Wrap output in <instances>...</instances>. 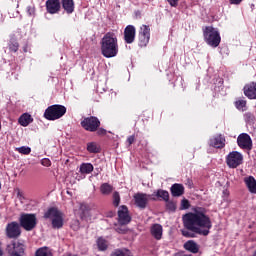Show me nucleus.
I'll return each instance as SVG.
<instances>
[{"label":"nucleus","instance_id":"1","mask_svg":"<svg viewBox=\"0 0 256 256\" xmlns=\"http://www.w3.org/2000/svg\"><path fill=\"white\" fill-rule=\"evenodd\" d=\"M185 229L182 230L183 237L193 238L195 234L207 237L213 227L211 218L207 215L205 208H194L193 212H189L182 217Z\"/></svg>","mask_w":256,"mask_h":256},{"label":"nucleus","instance_id":"2","mask_svg":"<svg viewBox=\"0 0 256 256\" xmlns=\"http://www.w3.org/2000/svg\"><path fill=\"white\" fill-rule=\"evenodd\" d=\"M101 53L106 59L117 57L119 53V43L115 33L108 32L103 36L101 40Z\"/></svg>","mask_w":256,"mask_h":256},{"label":"nucleus","instance_id":"3","mask_svg":"<svg viewBox=\"0 0 256 256\" xmlns=\"http://www.w3.org/2000/svg\"><path fill=\"white\" fill-rule=\"evenodd\" d=\"M204 41H206L207 45L210 47H219L221 43V35L219 34V30L212 26H207L203 29Z\"/></svg>","mask_w":256,"mask_h":256},{"label":"nucleus","instance_id":"4","mask_svg":"<svg viewBox=\"0 0 256 256\" xmlns=\"http://www.w3.org/2000/svg\"><path fill=\"white\" fill-rule=\"evenodd\" d=\"M67 113V108L63 105H52L48 107L44 112V117L48 121H57V119H61L63 115Z\"/></svg>","mask_w":256,"mask_h":256},{"label":"nucleus","instance_id":"5","mask_svg":"<svg viewBox=\"0 0 256 256\" xmlns=\"http://www.w3.org/2000/svg\"><path fill=\"white\" fill-rule=\"evenodd\" d=\"M44 217L45 219H51L52 227H54V229H61V227H63V213L57 208L49 209Z\"/></svg>","mask_w":256,"mask_h":256},{"label":"nucleus","instance_id":"6","mask_svg":"<svg viewBox=\"0 0 256 256\" xmlns=\"http://www.w3.org/2000/svg\"><path fill=\"white\" fill-rule=\"evenodd\" d=\"M20 225L25 231H33L37 225V216L35 214H22L20 216Z\"/></svg>","mask_w":256,"mask_h":256},{"label":"nucleus","instance_id":"7","mask_svg":"<svg viewBox=\"0 0 256 256\" xmlns=\"http://www.w3.org/2000/svg\"><path fill=\"white\" fill-rule=\"evenodd\" d=\"M226 163L230 169H237L239 165H243V154L237 151L230 152L226 157Z\"/></svg>","mask_w":256,"mask_h":256},{"label":"nucleus","instance_id":"8","mask_svg":"<svg viewBox=\"0 0 256 256\" xmlns=\"http://www.w3.org/2000/svg\"><path fill=\"white\" fill-rule=\"evenodd\" d=\"M138 39L140 47H147L151 39V28L147 25H142L139 29Z\"/></svg>","mask_w":256,"mask_h":256},{"label":"nucleus","instance_id":"9","mask_svg":"<svg viewBox=\"0 0 256 256\" xmlns=\"http://www.w3.org/2000/svg\"><path fill=\"white\" fill-rule=\"evenodd\" d=\"M99 125H101V122L97 117H93V116L85 118L81 122V126L83 127V129L90 132L97 131V129H99Z\"/></svg>","mask_w":256,"mask_h":256},{"label":"nucleus","instance_id":"10","mask_svg":"<svg viewBox=\"0 0 256 256\" xmlns=\"http://www.w3.org/2000/svg\"><path fill=\"white\" fill-rule=\"evenodd\" d=\"M6 235L9 239H17L21 235V227L17 222H11L6 226Z\"/></svg>","mask_w":256,"mask_h":256},{"label":"nucleus","instance_id":"11","mask_svg":"<svg viewBox=\"0 0 256 256\" xmlns=\"http://www.w3.org/2000/svg\"><path fill=\"white\" fill-rule=\"evenodd\" d=\"M118 223L119 225H129L131 223L129 209L125 205L121 206L118 210Z\"/></svg>","mask_w":256,"mask_h":256},{"label":"nucleus","instance_id":"12","mask_svg":"<svg viewBox=\"0 0 256 256\" xmlns=\"http://www.w3.org/2000/svg\"><path fill=\"white\" fill-rule=\"evenodd\" d=\"M237 144L240 149H251V147H253V141L251 140V136L246 133H242L238 136Z\"/></svg>","mask_w":256,"mask_h":256},{"label":"nucleus","instance_id":"13","mask_svg":"<svg viewBox=\"0 0 256 256\" xmlns=\"http://www.w3.org/2000/svg\"><path fill=\"white\" fill-rule=\"evenodd\" d=\"M10 256H23L25 253V246L19 242H14L7 247Z\"/></svg>","mask_w":256,"mask_h":256},{"label":"nucleus","instance_id":"14","mask_svg":"<svg viewBox=\"0 0 256 256\" xmlns=\"http://www.w3.org/2000/svg\"><path fill=\"white\" fill-rule=\"evenodd\" d=\"M209 145L215 149H223L225 147V137L221 134H216L210 138Z\"/></svg>","mask_w":256,"mask_h":256},{"label":"nucleus","instance_id":"15","mask_svg":"<svg viewBox=\"0 0 256 256\" xmlns=\"http://www.w3.org/2000/svg\"><path fill=\"white\" fill-rule=\"evenodd\" d=\"M137 31L135 29V26L133 25H128L124 29V40L126 43L131 44L133 41H135V35Z\"/></svg>","mask_w":256,"mask_h":256},{"label":"nucleus","instance_id":"16","mask_svg":"<svg viewBox=\"0 0 256 256\" xmlns=\"http://www.w3.org/2000/svg\"><path fill=\"white\" fill-rule=\"evenodd\" d=\"M46 9L48 13L55 15L61 9V2L59 0H48L46 1Z\"/></svg>","mask_w":256,"mask_h":256},{"label":"nucleus","instance_id":"17","mask_svg":"<svg viewBox=\"0 0 256 256\" xmlns=\"http://www.w3.org/2000/svg\"><path fill=\"white\" fill-rule=\"evenodd\" d=\"M134 201L139 209H145V207H147V202L149 201V196L147 194L138 193L134 195Z\"/></svg>","mask_w":256,"mask_h":256},{"label":"nucleus","instance_id":"18","mask_svg":"<svg viewBox=\"0 0 256 256\" xmlns=\"http://www.w3.org/2000/svg\"><path fill=\"white\" fill-rule=\"evenodd\" d=\"M244 95L248 99H256V82H250L243 88Z\"/></svg>","mask_w":256,"mask_h":256},{"label":"nucleus","instance_id":"19","mask_svg":"<svg viewBox=\"0 0 256 256\" xmlns=\"http://www.w3.org/2000/svg\"><path fill=\"white\" fill-rule=\"evenodd\" d=\"M151 235L154 237V239H157L159 241L161 237H163V226L160 224H154L151 227Z\"/></svg>","mask_w":256,"mask_h":256},{"label":"nucleus","instance_id":"20","mask_svg":"<svg viewBox=\"0 0 256 256\" xmlns=\"http://www.w3.org/2000/svg\"><path fill=\"white\" fill-rule=\"evenodd\" d=\"M244 183L250 193L256 194V180L253 176L244 178Z\"/></svg>","mask_w":256,"mask_h":256},{"label":"nucleus","instance_id":"21","mask_svg":"<svg viewBox=\"0 0 256 256\" xmlns=\"http://www.w3.org/2000/svg\"><path fill=\"white\" fill-rule=\"evenodd\" d=\"M18 123H20L22 127H28L30 123H33V117H31V114L24 113L18 119Z\"/></svg>","mask_w":256,"mask_h":256},{"label":"nucleus","instance_id":"22","mask_svg":"<svg viewBox=\"0 0 256 256\" xmlns=\"http://www.w3.org/2000/svg\"><path fill=\"white\" fill-rule=\"evenodd\" d=\"M184 249L190 253H199V245L193 240H189L184 243Z\"/></svg>","mask_w":256,"mask_h":256},{"label":"nucleus","instance_id":"23","mask_svg":"<svg viewBox=\"0 0 256 256\" xmlns=\"http://www.w3.org/2000/svg\"><path fill=\"white\" fill-rule=\"evenodd\" d=\"M171 193L173 197H181V195L185 193V187H183L181 184H174L171 187Z\"/></svg>","mask_w":256,"mask_h":256},{"label":"nucleus","instance_id":"24","mask_svg":"<svg viewBox=\"0 0 256 256\" xmlns=\"http://www.w3.org/2000/svg\"><path fill=\"white\" fill-rule=\"evenodd\" d=\"M62 7L68 14H71L73 11H75V3L73 0H62Z\"/></svg>","mask_w":256,"mask_h":256},{"label":"nucleus","instance_id":"25","mask_svg":"<svg viewBox=\"0 0 256 256\" xmlns=\"http://www.w3.org/2000/svg\"><path fill=\"white\" fill-rule=\"evenodd\" d=\"M96 245L98 247V251H107L109 248V242H107L103 237L97 239Z\"/></svg>","mask_w":256,"mask_h":256},{"label":"nucleus","instance_id":"26","mask_svg":"<svg viewBox=\"0 0 256 256\" xmlns=\"http://www.w3.org/2000/svg\"><path fill=\"white\" fill-rule=\"evenodd\" d=\"M111 256H133V253L127 248H119L114 250Z\"/></svg>","mask_w":256,"mask_h":256},{"label":"nucleus","instance_id":"27","mask_svg":"<svg viewBox=\"0 0 256 256\" xmlns=\"http://www.w3.org/2000/svg\"><path fill=\"white\" fill-rule=\"evenodd\" d=\"M80 173L82 175H89V173H93V164L91 163H83L80 165Z\"/></svg>","mask_w":256,"mask_h":256},{"label":"nucleus","instance_id":"28","mask_svg":"<svg viewBox=\"0 0 256 256\" xmlns=\"http://www.w3.org/2000/svg\"><path fill=\"white\" fill-rule=\"evenodd\" d=\"M234 105L238 111H247V100L245 99L236 100Z\"/></svg>","mask_w":256,"mask_h":256},{"label":"nucleus","instance_id":"29","mask_svg":"<svg viewBox=\"0 0 256 256\" xmlns=\"http://www.w3.org/2000/svg\"><path fill=\"white\" fill-rule=\"evenodd\" d=\"M100 192L102 195H111V193H113V186H111L109 183H103L100 186Z\"/></svg>","mask_w":256,"mask_h":256},{"label":"nucleus","instance_id":"30","mask_svg":"<svg viewBox=\"0 0 256 256\" xmlns=\"http://www.w3.org/2000/svg\"><path fill=\"white\" fill-rule=\"evenodd\" d=\"M36 256H53V254L51 253V250H49V248L42 247L36 251Z\"/></svg>","mask_w":256,"mask_h":256},{"label":"nucleus","instance_id":"31","mask_svg":"<svg viewBox=\"0 0 256 256\" xmlns=\"http://www.w3.org/2000/svg\"><path fill=\"white\" fill-rule=\"evenodd\" d=\"M87 151H89V153H99V145L95 142H89L87 144Z\"/></svg>","mask_w":256,"mask_h":256},{"label":"nucleus","instance_id":"32","mask_svg":"<svg viewBox=\"0 0 256 256\" xmlns=\"http://www.w3.org/2000/svg\"><path fill=\"white\" fill-rule=\"evenodd\" d=\"M157 197L163 199V201H169V192L165 190H158L156 193Z\"/></svg>","mask_w":256,"mask_h":256},{"label":"nucleus","instance_id":"33","mask_svg":"<svg viewBox=\"0 0 256 256\" xmlns=\"http://www.w3.org/2000/svg\"><path fill=\"white\" fill-rule=\"evenodd\" d=\"M16 151L22 155H29V153H31V148L29 146H21L16 148Z\"/></svg>","mask_w":256,"mask_h":256},{"label":"nucleus","instance_id":"34","mask_svg":"<svg viewBox=\"0 0 256 256\" xmlns=\"http://www.w3.org/2000/svg\"><path fill=\"white\" fill-rule=\"evenodd\" d=\"M121 203V196L119 195V192L113 193V205L114 207H119V204Z\"/></svg>","mask_w":256,"mask_h":256},{"label":"nucleus","instance_id":"35","mask_svg":"<svg viewBox=\"0 0 256 256\" xmlns=\"http://www.w3.org/2000/svg\"><path fill=\"white\" fill-rule=\"evenodd\" d=\"M166 207L169 211H175L177 209V206L174 204V202L166 201Z\"/></svg>","mask_w":256,"mask_h":256},{"label":"nucleus","instance_id":"36","mask_svg":"<svg viewBox=\"0 0 256 256\" xmlns=\"http://www.w3.org/2000/svg\"><path fill=\"white\" fill-rule=\"evenodd\" d=\"M115 229H116L117 233H120V234L127 233V227H125L124 225L120 224V226H116Z\"/></svg>","mask_w":256,"mask_h":256},{"label":"nucleus","instance_id":"37","mask_svg":"<svg viewBox=\"0 0 256 256\" xmlns=\"http://www.w3.org/2000/svg\"><path fill=\"white\" fill-rule=\"evenodd\" d=\"M41 165H43V167H51V160H49V158H44L41 160Z\"/></svg>","mask_w":256,"mask_h":256},{"label":"nucleus","instance_id":"38","mask_svg":"<svg viewBox=\"0 0 256 256\" xmlns=\"http://www.w3.org/2000/svg\"><path fill=\"white\" fill-rule=\"evenodd\" d=\"M180 209H189V200L183 199L181 201Z\"/></svg>","mask_w":256,"mask_h":256},{"label":"nucleus","instance_id":"39","mask_svg":"<svg viewBox=\"0 0 256 256\" xmlns=\"http://www.w3.org/2000/svg\"><path fill=\"white\" fill-rule=\"evenodd\" d=\"M27 13H28V15H30V17H34L35 16V7L28 6L27 7Z\"/></svg>","mask_w":256,"mask_h":256},{"label":"nucleus","instance_id":"40","mask_svg":"<svg viewBox=\"0 0 256 256\" xmlns=\"http://www.w3.org/2000/svg\"><path fill=\"white\" fill-rule=\"evenodd\" d=\"M80 227V224H79V220H74L71 224V228L74 230V231H78Z\"/></svg>","mask_w":256,"mask_h":256},{"label":"nucleus","instance_id":"41","mask_svg":"<svg viewBox=\"0 0 256 256\" xmlns=\"http://www.w3.org/2000/svg\"><path fill=\"white\" fill-rule=\"evenodd\" d=\"M82 219L89 223V221H91V216L89 215V212L84 213V215H82Z\"/></svg>","mask_w":256,"mask_h":256},{"label":"nucleus","instance_id":"42","mask_svg":"<svg viewBox=\"0 0 256 256\" xmlns=\"http://www.w3.org/2000/svg\"><path fill=\"white\" fill-rule=\"evenodd\" d=\"M169 5H171V7H177V5H179V0H167Z\"/></svg>","mask_w":256,"mask_h":256},{"label":"nucleus","instance_id":"43","mask_svg":"<svg viewBox=\"0 0 256 256\" xmlns=\"http://www.w3.org/2000/svg\"><path fill=\"white\" fill-rule=\"evenodd\" d=\"M134 142H135V136H129L127 139V143L129 145H133Z\"/></svg>","mask_w":256,"mask_h":256},{"label":"nucleus","instance_id":"44","mask_svg":"<svg viewBox=\"0 0 256 256\" xmlns=\"http://www.w3.org/2000/svg\"><path fill=\"white\" fill-rule=\"evenodd\" d=\"M97 135H107V130L100 128L97 131Z\"/></svg>","mask_w":256,"mask_h":256},{"label":"nucleus","instance_id":"45","mask_svg":"<svg viewBox=\"0 0 256 256\" xmlns=\"http://www.w3.org/2000/svg\"><path fill=\"white\" fill-rule=\"evenodd\" d=\"M243 0H230L231 5H239Z\"/></svg>","mask_w":256,"mask_h":256},{"label":"nucleus","instance_id":"46","mask_svg":"<svg viewBox=\"0 0 256 256\" xmlns=\"http://www.w3.org/2000/svg\"><path fill=\"white\" fill-rule=\"evenodd\" d=\"M17 196L21 197V190H17Z\"/></svg>","mask_w":256,"mask_h":256},{"label":"nucleus","instance_id":"47","mask_svg":"<svg viewBox=\"0 0 256 256\" xmlns=\"http://www.w3.org/2000/svg\"><path fill=\"white\" fill-rule=\"evenodd\" d=\"M0 256H3V250H0Z\"/></svg>","mask_w":256,"mask_h":256},{"label":"nucleus","instance_id":"48","mask_svg":"<svg viewBox=\"0 0 256 256\" xmlns=\"http://www.w3.org/2000/svg\"><path fill=\"white\" fill-rule=\"evenodd\" d=\"M17 47H18V46H15L14 51H17Z\"/></svg>","mask_w":256,"mask_h":256},{"label":"nucleus","instance_id":"49","mask_svg":"<svg viewBox=\"0 0 256 256\" xmlns=\"http://www.w3.org/2000/svg\"><path fill=\"white\" fill-rule=\"evenodd\" d=\"M253 256H256V250H255V252H254Z\"/></svg>","mask_w":256,"mask_h":256},{"label":"nucleus","instance_id":"50","mask_svg":"<svg viewBox=\"0 0 256 256\" xmlns=\"http://www.w3.org/2000/svg\"><path fill=\"white\" fill-rule=\"evenodd\" d=\"M0 189H1V182H0Z\"/></svg>","mask_w":256,"mask_h":256},{"label":"nucleus","instance_id":"51","mask_svg":"<svg viewBox=\"0 0 256 256\" xmlns=\"http://www.w3.org/2000/svg\"><path fill=\"white\" fill-rule=\"evenodd\" d=\"M0 129H1V123H0Z\"/></svg>","mask_w":256,"mask_h":256}]
</instances>
